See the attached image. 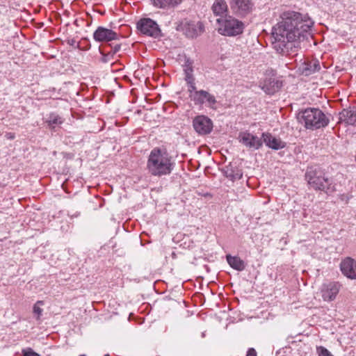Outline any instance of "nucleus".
Returning a JSON list of instances; mask_svg holds the SVG:
<instances>
[{"instance_id":"f257e3e1","label":"nucleus","mask_w":356,"mask_h":356,"mask_svg":"<svg viewBox=\"0 0 356 356\" xmlns=\"http://www.w3.org/2000/svg\"><path fill=\"white\" fill-rule=\"evenodd\" d=\"M314 22L294 11L284 12L273 28V48L282 55H297L300 42L307 38Z\"/></svg>"},{"instance_id":"f03ea898","label":"nucleus","mask_w":356,"mask_h":356,"mask_svg":"<svg viewBox=\"0 0 356 356\" xmlns=\"http://www.w3.org/2000/svg\"><path fill=\"white\" fill-rule=\"evenodd\" d=\"M173 165L171 157L166 152H163L159 148H154L150 152L147 166L152 175L162 177L170 175Z\"/></svg>"},{"instance_id":"7ed1b4c3","label":"nucleus","mask_w":356,"mask_h":356,"mask_svg":"<svg viewBox=\"0 0 356 356\" xmlns=\"http://www.w3.org/2000/svg\"><path fill=\"white\" fill-rule=\"evenodd\" d=\"M298 119L301 123L305 124L307 129H320L326 127L329 119L318 108H308L298 114Z\"/></svg>"},{"instance_id":"20e7f679","label":"nucleus","mask_w":356,"mask_h":356,"mask_svg":"<svg viewBox=\"0 0 356 356\" xmlns=\"http://www.w3.org/2000/svg\"><path fill=\"white\" fill-rule=\"evenodd\" d=\"M309 185L316 191L328 193L333 191L331 181L325 176V173L317 167H309L305 174Z\"/></svg>"},{"instance_id":"39448f33","label":"nucleus","mask_w":356,"mask_h":356,"mask_svg":"<svg viewBox=\"0 0 356 356\" xmlns=\"http://www.w3.org/2000/svg\"><path fill=\"white\" fill-rule=\"evenodd\" d=\"M218 24V31L224 35L234 36L239 35L243 32L244 24L243 22L231 17L227 16L225 18H217Z\"/></svg>"},{"instance_id":"423d86ee","label":"nucleus","mask_w":356,"mask_h":356,"mask_svg":"<svg viewBox=\"0 0 356 356\" xmlns=\"http://www.w3.org/2000/svg\"><path fill=\"white\" fill-rule=\"evenodd\" d=\"M142 34L157 38L161 36V31L156 22L150 18L140 19L136 24Z\"/></svg>"},{"instance_id":"0eeeda50","label":"nucleus","mask_w":356,"mask_h":356,"mask_svg":"<svg viewBox=\"0 0 356 356\" xmlns=\"http://www.w3.org/2000/svg\"><path fill=\"white\" fill-rule=\"evenodd\" d=\"M229 3L232 12L238 17L246 16L253 8L251 0H229Z\"/></svg>"},{"instance_id":"6e6552de","label":"nucleus","mask_w":356,"mask_h":356,"mask_svg":"<svg viewBox=\"0 0 356 356\" xmlns=\"http://www.w3.org/2000/svg\"><path fill=\"white\" fill-rule=\"evenodd\" d=\"M191 97L196 105L205 104L211 108L215 109L216 108L217 101L216 97L206 90H200L195 91L191 95Z\"/></svg>"},{"instance_id":"1a4fd4ad","label":"nucleus","mask_w":356,"mask_h":356,"mask_svg":"<svg viewBox=\"0 0 356 356\" xmlns=\"http://www.w3.org/2000/svg\"><path fill=\"white\" fill-rule=\"evenodd\" d=\"M241 143L251 150L259 149L263 145L262 137L259 138L249 132H241L238 136Z\"/></svg>"},{"instance_id":"9d476101","label":"nucleus","mask_w":356,"mask_h":356,"mask_svg":"<svg viewBox=\"0 0 356 356\" xmlns=\"http://www.w3.org/2000/svg\"><path fill=\"white\" fill-rule=\"evenodd\" d=\"M194 129L201 135L209 134L213 129V122L211 119L204 115H198L193 119Z\"/></svg>"},{"instance_id":"9b49d317","label":"nucleus","mask_w":356,"mask_h":356,"mask_svg":"<svg viewBox=\"0 0 356 356\" xmlns=\"http://www.w3.org/2000/svg\"><path fill=\"white\" fill-rule=\"evenodd\" d=\"M93 38L95 41L99 42H109L117 40L118 35L117 33L111 29L99 26L93 33Z\"/></svg>"},{"instance_id":"f8f14e48","label":"nucleus","mask_w":356,"mask_h":356,"mask_svg":"<svg viewBox=\"0 0 356 356\" xmlns=\"http://www.w3.org/2000/svg\"><path fill=\"white\" fill-rule=\"evenodd\" d=\"M340 268L346 277L356 280V261L350 257H346L340 264Z\"/></svg>"},{"instance_id":"ddd939ff","label":"nucleus","mask_w":356,"mask_h":356,"mask_svg":"<svg viewBox=\"0 0 356 356\" xmlns=\"http://www.w3.org/2000/svg\"><path fill=\"white\" fill-rule=\"evenodd\" d=\"M260 88L268 95H273L282 86V82L275 78L268 77L260 83Z\"/></svg>"},{"instance_id":"4468645a","label":"nucleus","mask_w":356,"mask_h":356,"mask_svg":"<svg viewBox=\"0 0 356 356\" xmlns=\"http://www.w3.org/2000/svg\"><path fill=\"white\" fill-rule=\"evenodd\" d=\"M340 289V284L338 282H330L323 286L321 292L322 297L325 301H332L335 299Z\"/></svg>"},{"instance_id":"2eb2a0df","label":"nucleus","mask_w":356,"mask_h":356,"mask_svg":"<svg viewBox=\"0 0 356 356\" xmlns=\"http://www.w3.org/2000/svg\"><path fill=\"white\" fill-rule=\"evenodd\" d=\"M301 73L305 76H309L320 71L321 65L318 60H305L299 68Z\"/></svg>"},{"instance_id":"dca6fc26","label":"nucleus","mask_w":356,"mask_h":356,"mask_svg":"<svg viewBox=\"0 0 356 356\" xmlns=\"http://www.w3.org/2000/svg\"><path fill=\"white\" fill-rule=\"evenodd\" d=\"M262 140L267 147L275 150L282 149L286 146L285 142L282 141L280 138L273 136L269 133L262 134Z\"/></svg>"},{"instance_id":"f3484780","label":"nucleus","mask_w":356,"mask_h":356,"mask_svg":"<svg viewBox=\"0 0 356 356\" xmlns=\"http://www.w3.org/2000/svg\"><path fill=\"white\" fill-rule=\"evenodd\" d=\"M204 31L203 24L200 22H189L186 26L185 33L188 38H195Z\"/></svg>"},{"instance_id":"a211bd4d","label":"nucleus","mask_w":356,"mask_h":356,"mask_svg":"<svg viewBox=\"0 0 356 356\" xmlns=\"http://www.w3.org/2000/svg\"><path fill=\"white\" fill-rule=\"evenodd\" d=\"M339 122H343L348 125H355L356 111L353 109H343L339 113Z\"/></svg>"},{"instance_id":"6ab92c4d","label":"nucleus","mask_w":356,"mask_h":356,"mask_svg":"<svg viewBox=\"0 0 356 356\" xmlns=\"http://www.w3.org/2000/svg\"><path fill=\"white\" fill-rule=\"evenodd\" d=\"M215 15L219 16V18L226 17L227 13V5L224 0H216L211 8Z\"/></svg>"},{"instance_id":"aec40b11","label":"nucleus","mask_w":356,"mask_h":356,"mask_svg":"<svg viewBox=\"0 0 356 356\" xmlns=\"http://www.w3.org/2000/svg\"><path fill=\"white\" fill-rule=\"evenodd\" d=\"M227 261L229 266L238 271H242L245 269V265L244 261L238 257H232L229 254L226 256Z\"/></svg>"},{"instance_id":"412c9836","label":"nucleus","mask_w":356,"mask_h":356,"mask_svg":"<svg viewBox=\"0 0 356 356\" xmlns=\"http://www.w3.org/2000/svg\"><path fill=\"white\" fill-rule=\"evenodd\" d=\"M225 175L226 177L232 181L240 179L242 177V172L236 167L227 166L225 170Z\"/></svg>"},{"instance_id":"4be33fe9","label":"nucleus","mask_w":356,"mask_h":356,"mask_svg":"<svg viewBox=\"0 0 356 356\" xmlns=\"http://www.w3.org/2000/svg\"><path fill=\"white\" fill-rule=\"evenodd\" d=\"M45 122L48 127L53 129L56 126L61 124L63 122L62 118L55 113H50L47 118L45 120Z\"/></svg>"},{"instance_id":"5701e85b","label":"nucleus","mask_w":356,"mask_h":356,"mask_svg":"<svg viewBox=\"0 0 356 356\" xmlns=\"http://www.w3.org/2000/svg\"><path fill=\"white\" fill-rule=\"evenodd\" d=\"M153 2L154 6L164 8L167 6H174L175 5H177L181 2V0H152Z\"/></svg>"},{"instance_id":"b1692460","label":"nucleus","mask_w":356,"mask_h":356,"mask_svg":"<svg viewBox=\"0 0 356 356\" xmlns=\"http://www.w3.org/2000/svg\"><path fill=\"white\" fill-rule=\"evenodd\" d=\"M186 81L189 86L188 90L191 93V95H190V96H191L193 95L192 93L193 92H195V91H197L195 84L194 82V79H191L190 77H188V79H186Z\"/></svg>"},{"instance_id":"393cba45","label":"nucleus","mask_w":356,"mask_h":356,"mask_svg":"<svg viewBox=\"0 0 356 356\" xmlns=\"http://www.w3.org/2000/svg\"><path fill=\"white\" fill-rule=\"evenodd\" d=\"M193 67H192V63H189L188 65H186V67H184V73H185V79L190 77L191 79H194L193 76Z\"/></svg>"},{"instance_id":"a878e982","label":"nucleus","mask_w":356,"mask_h":356,"mask_svg":"<svg viewBox=\"0 0 356 356\" xmlns=\"http://www.w3.org/2000/svg\"><path fill=\"white\" fill-rule=\"evenodd\" d=\"M318 356H333L327 349L323 346L317 347L316 348Z\"/></svg>"},{"instance_id":"bb28decb","label":"nucleus","mask_w":356,"mask_h":356,"mask_svg":"<svg viewBox=\"0 0 356 356\" xmlns=\"http://www.w3.org/2000/svg\"><path fill=\"white\" fill-rule=\"evenodd\" d=\"M100 52L102 54V57L101 58L102 62L106 63L110 62L113 59V56L111 52L108 51L107 54H104L102 51H100Z\"/></svg>"},{"instance_id":"cd10ccee","label":"nucleus","mask_w":356,"mask_h":356,"mask_svg":"<svg viewBox=\"0 0 356 356\" xmlns=\"http://www.w3.org/2000/svg\"><path fill=\"white\" fill-rule=\"evenodd\" d=\"M42 301H38L33 306V312L37 314L38 316L41 315L42 309L39 307V305H42Z\"/></svg>"},{"instance_id":"c85d7f7f","label":"nucleus","mask_w":356,"mask_h":356,"mask_svg":"<svg viewBox=\"0 0 356 356\" xmlns=\"http://www.w3.org/2000/svg\"><path fill=\"white\" fill-rule=\"evenodd\" d=\"M23 356H40L37 353L33 351L31 348H28L27 350H23Z\"/></svg>"},{"instance_id":"c756f323","label":"nucleus","mask_w":356,"mask_h":356,"mask_svg":"<svg viewBox=\"0 0 356 356\" xmlns=\"http://www.w3.org/2000/svg\"><path fill=\"white\" fill-rule=\"evenodd\" d=\"M120 48H121V44H116L114 45V47H111V50L109 52H111V54L113 56H114V54H115L117 52H118L120 51Z\"/></svg>"},{"instance_id":"7c9ffc66","label":"nucleus","mask_w":356,"mask_h":356,"mask_svg":"<svg viewBox=\"0 0 356 356\" xmlns=\"http://www.w3.org/2000/svg\"><path fill=\"white\" fill-rule=\"evenodd\" d=\"M246 356H257V352L253 348L248 349Z\"/></svg>"},{"instance_id":"2f4dec72","label":"nucleus","mask_w":356,"mask_h":356,"mask_svg":"<svg viewBox=\"0 0 356 356\" xmlns=\"http://www.w3.org/2000/svg\"><path fill=\"white\" fill-rule=\"evenodd\" d=\"M75 42H75V40H69V41H68V43H69L70 45H72V46H74V44H75Z\"/></svg>"},{"instance_id":"473e14b6","label":"nucleus","mask_w":356,"mask_h":356,"mask_svg":"<svg viewBox=\"0 0 356 356\" xmlns=\"http://www.w3.org/2000/svg\"><path fill=\"white\" fill-rule=\"evenodd\" d=\"M189 63H192L191 61H190L188 59L186 61L185 63V65H184V67H186V65H188Z\"/></svg>"},{"instance_id":"72a5a7b5","label":"nucleus","mask_w":356,"mask_h":356,"mask_svg":"<svg viewBox=\"0 0 356 356\" xmlns=\"http://www.w3.org/2000/svg\"><path fill=\"white\" fill-rule=\"evenodd\" d=\"M8 135H9V136L8 137V138L13 139L14 138V136H12L11 134H9Z\"/></svg>"}]
</instances>
